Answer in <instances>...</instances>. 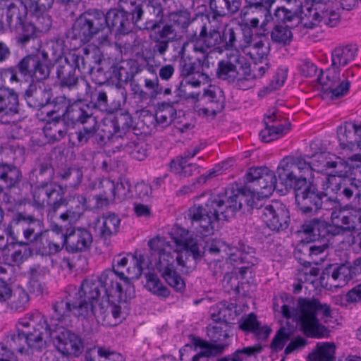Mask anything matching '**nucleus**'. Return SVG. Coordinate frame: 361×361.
<instances>
[{
  "instance_id": "nucleus-2",
  "label": "nucleus",
  "mask_w": 361,
  "mask_h": 361,
  "mask_svg": "<svg viewBox=\"0 0 361 361\" xmlns=\"http://www.w3.org/2000/svg\"><path fill=\"white\" fill-rule=\"evenodd\" d=\"M170 235L176 245L173 253H178L176 257L172 253L173 247L170 243L164 238L156 237L148 243L152 252L150 264L154 267L170 286L177 291H182L185 284L175 271V262L182 267V272L189 273L193 266L190 264L188 253L190 252L194 259H197L202 257L204 252L188 230L176 226L171 229Z\"/></svg>"
},
{
  "instance_id": "nucleus-53",
  "label": "nucleus",
  "mask_w": 361,
  "mask_h": 361,
  "mask_svg": "<svg viewBox=\"0 0 361 361\" xmlns=\"http://www.w3.org/2000/svg\"><path fill=\"white\" fill-rule=\"evenodd\" d=\"M293 32L288 25H275L271 32V39L274 42L281 46H287L293 40Z\"/></svg>"
},
{
  "instance_id": "nucleus-58",
  "label": "nucleus",
  "mask_w": 361,
  "mask_h": 361,
  "mask_svg": "<svg viewBox=\"0 0 361 361\" xmlns=\"http://www.w3.org/2000/svg\"><path fill=\"white\" fill-rule=\"evenodd\" d=\"M353 273L350 268V263H345L340 264L334 269L331 274V278L334 281H338L336 286H343L350 280L354 278Z\"/></svg>"
},
{
  "instance_id": "nucleus-21",
  "label": "nucleus",
  "mask_w": 361,
  "mask_h": 361,
  "mask_svg": "<svg viewBox=\"0 0 361 361\" xmlns=\"http://www.w3.org/2000/svg\"><path fill=\"white\" fill-rule=\"evenodd\" d=\"M271 7L264 6L246 5L240 11V19L242 24L247 28H257L263 31L267 30V25L273 20L270 11Z\"/></svg>"
},
{
  "instance_id": "nucleus-30",
  "label": "nucleus",
  "mask_w": 361,
  "mask_h": 361,
  "mask_svg": "<svg viewBox=\"0 0 361 361\" xmlns=\"http://www.w3.org/2000/svg\"><path fill=\"white\" fill-rule=\"evenodd\" d=\"M337 134L342 149H361V125L345 122L338 128Z\"/></svg>"
},
{
  "instance_id": "nucleus-25",
  "label": "nucleus",
  "mask_w": 361,
  "mask_h": 361,
  "mask_svg": "<svg viewBox=\"0 0 361 361\" xmlns=\"http://www.w3.org/2000/svg\"><path fill=\"white\" fill-rule=\"evenodd\" d=\"M40 221L33 216L18 212L13 216L10 223V227L12 230L11 233L14 231L18 233V230L22 228L23 236L26 240L25 243H27L29 245L33 241H35L36 245L37 241L39 240L41 234L36 233L35 227L40 226Z\"/></svg>"
},
{
  "instance_id": "nucleus-5",
  "label": "nucleus",
  "mask_w": 361,
  "mask_h": 361,
  "mask_svg": "<svg viewBox=\"0 0 361 361\" xmlns=\"http://www.w3.org/2000/svg\"><path fill=\"white\" fill-rule=\"evenodd\" d=\"M355 54L353 45L339 46L332 51L331 66L318 78L324 98L334 100L348 92L349 78L353 77L354 73L351 69L344 70V67L354 60Z\"/></svg>"
},
{
  "instance_id": "nucleus-51",
  "label": "nucleus",
  "mask_w": 361,
  "mask_h": 361,
  "mask_svg": "<svg viewBox=\"0 0 361 361\" xmlns=\"http://www.w3.org/2000/svg\"><path fill=\"white\" fill-rule=\"evenodd\" d=\"M345 181L340 176H329L326 177L325 180L322 182L323 195L331 197H336L339 198V193Z\"/></svg>"
},
{
  "instance_id": "nucleus-15",
  "label": "nucleus",
  "mask_w": 361,
  "mask_h": 361,
  "mask_svg": "<svg viewBox=\"0 0 361 361\" xmlns=\"http://www.w3.org/2000/svg\"><path fill=\"white\" fill-rule=\"evenodd\" d=\"M105 30L104 13L99 10L85 13L75 22L73 33L75 39L87 43L96 35Z\"/></svg>"
},
{
  "instance_id": "nucleus-11",
  "label": "nucleus",
  "mask_w": 361,
  "mask_h": 361,
  "mask_svg": "<svg viewBox=\"0 0 361 361\" xmlns=\"http://www.w3.org/2000/svg\"><path fill=\"white\" fill-rule=\"evenodd\" d=\"M311 163L301 157L288 156L279 163L277 173L279 180L286 187L297 189L305 186L307 178L312 176Z\"/></svg>"
},
{
  "instance_id": "nucleus-37",
  "label": "nucleus",
  "mask_w": 361,
  "mask_h": 361,
  "mask_svg": "<svg viewBox=\"0 0 361 361\" xmlns=\"http://www.w3.org/2000/svg\"><path fill=\"white\" fill-rule=\"evenodd\" d=\"M7 298L4 305L12 312H22L26 310L29 305V294L21 288L14 290L11 288Z\"/></svg>"
},
{
  "instance_id": "nucleus-9",
  "label": "nucleus",
  "mask_w": 361,
  "mask_h": 361,
  "mask_svg": "<svg viewBox=\"0 0 361 361\" xmlns=\"http://www.w3.org/2000/svg\"><path fill=\"white\" fill-rule=\"evenodd\" d=\"M33 200L39 207H47L49 214L52 215L63 204L81 214L87 209V200L83 195L74 194L65 199L63 188L51 183L37 186L33 192Z\"/></svg>"
},
{
  "instance_id": "nucleus-47",
  "label": "nucleus",
  "mask_w": 361,
  "mask_h": 361,
  "mask_svg": "<svg viewBox=\"0 0 361 361\" xmlns=\"http://www.w3.org/2000/svg\"><path fill=\"white\" fill-rule=\"evenodd\" d=\"M336 345L334 343H317L315 350L309 355V361H334Z\"/></svg>"
},
{
  "instance_id": "nucleus-38",
  "label": "nucleus",
  "mask_w": 361,
  "mask_h": 361,
  "mask_svg": "<svg viewBox=\"0 0 361 361\" xmlns=\"http://www.w3.org/2000/svg\"><path fill=\"white\" fill-rule=\"evenodd\" d=\"M121 220L114 213H106L99 217L96 222V227L100 235L106 239L118 233Z\"/></svg>"
},
{
  "instance_id": "nucleus-46",
  "label": "nucleus",
  "mask_w": 361,
  "mask_h": 361,
  "mask_svg": "<svg viewBox=\"0 0 361 361\" xmlns=\"http://www.w3.org/2000/svg\"><path fill=\"white\" fill-rule=\"evenodd\" d=\"M275 121H281V116L274 109L269 110L264 117L265 128L260 132L261 140L264 142H269L279 139V134L274 131L271 123Z\"/></svg>"
},
{
  "instance_id": "nucleus-4",
  "label": "nucleus",
  "mask_w": 361,
  "mask_h": 361,
  "mask_svg": "<svg viewBox=\"0 0 361 361\" xmlns=\"http://www.w3.org/2000/svg\"><path fill=\"white\" fill-rule=\"evenodd\" d=\"M17 329L16 333L6 337V344H0V361H18L13 351L23 353L25 344L41 349L51 335L47 319L38 312L20 319Z\"/></svg>"
},
{
  "instance_id": "nucleus-60",
  "label": "nucleus",
  "mask_w": 361,
  "mask_h": 361,
  "mask_svg": "<svg viewBox=\"0 0 361 361\" xmlns=\"http://www.w3.org/2000/svg\"><path fill=\"white\" fill-rule=\"evenodd\" d=\"M338 162L332 160L330 154L322 152L314 156V162L312 164L313 171H324L327 169L336 168Z\"/></svg>"
},
{
  "instance_id": "nucleus-45",
  "label": "nucleus",
  "mask_w": 361,
  "mask_h": 361,
  "mask_svg": "<svg viewBox=\"0 0 361 361\" xmlns=\"http://www.w3.org/2000/svg\"><path fill=\"white\" fill-rule=\"evenodd\" d=\"M331 226L321 219H313L306 221L302 225V230L307 234H312L314 238H324L331 231Z\"/></svg>"
},
{
  "instance_id": "nucleus-27",
  "label": "nucleus",
  "mask_w": 361,
  "mask_h": 361,
  "mask_svg": "<svg viewBox=\"0 0 361 361\" xmlns=\"http://www.w3.org/2000/svg\"><path fill=\"white\" fill-rule=\"evenodd\" d=\"M55 103L56 106H59L58 111L62 109L64 119L70 121L73 123L85 124L90 122V118H93L86 111L87 106L81 102H74L69 105V100L64 96H60L56 98Z\"/></svg>"
},
{
  "instance_id": "nucleus-24",
  "label": "nucleus",
  "mask_w": 361,
  "mask_h": 361,
  "mask_svg": "<svg viewBox=\"0 0 361 361\" xmlns=\"http://www.w3.org/2000/svg\"><path fill=\"white\" fill-rule=\"evenodd\" d=\"M331 220L338 230V233L352 234L361 229V208L350 212L336 210L331 212Z\"/></svg>"
},
{
  "instance_id": "nucleus-52",
  "label": "nucleus",
  "mask_w": 361,
  "mask_h": 361,
  "mask_svg": "<svg viewBox=\"0 0 361 361\" xmlns=\"http://www.w3.org/2000/svg\"><path fill=\"white\" fill-rule=\"evenodd\" d=\"M189 44L188 42H184L178 51V57H180L179 68L180 75L188 77L193 74L197 70L195 61H192L185 54L186 47Z\"/></svg>"
},
{
  "instance_id": "nucleus-22",
  "label": "nucleus",
  "mask_w": 361,
  "mask_h": 361,
  "mask_svg": "<svg viewBox=\"0 0 361 361\" xmlns=\"http://www.w3.org/2000/svg\"><path fill=\"white\" fill-rule=\"evenodd\" d=\"M133 123V118L130 114L122 113L104 125L106 128L103 130V138L113 144L121 140V138L128 137L130 133H135L132 130Z\"/></svg>"
},
{
  "instance_id": "nucleus-43",
  "label": "nucleus",
  "mask_w": 361,
  "mask_h": 361,
  "mask_svg": "<svg viewBox=\"0 0 361 361\" xmlns=\"http://www.w3.org/2000/svg\"><path fill=\"white\" fill-rule=\"evenodd\" d=\"M171 171L180 177H189L198 171V166L190 163L187 157H178L173 159L170 164Z\"/></svg>"
},
{
  "instance_id": "nucleus-35",
  "label": "nucleus",
  "mask_w": 361,
  "mask_h": 361,
  "mask_svg": "<svg viewBox=\"0 0 361 361\" xmlns=\"http://www.w3.org/2000/svg\"><path fill=\"white\" fill-rule=\"evenodd\" d=\"M100 287L105 295L109 298H115L121 300L122 286L119 281L120 276L111 270H105L98 276Z\"/></svg>"
},
{
  "instance_id": "nucleus-41",
  "label": "nucleus",
  "mask_w": 361,
  "mask_h": 361,
  "mask_svg": "<svg viewBox=\"0 0 361 361\" xmlns=\"http://www.w3.org/2000/svg\"><path fill=\"white\" fill-rule=\"evenodd\" d=\"M300 8L295 6H281L275 11L277 19L282 23L287 24L288 27H293L300 24Z\"/></svg>"
},
{
  "instance_id": "nucleus-39",
  "label": "nucleus",
  "mask_w": 361,
  "mask_h": 361,
  "mask_svg": "<svg viewBox=\"0 0 361 361\" xmlns=\"http://www.w3.org/2000/svg\"><path fill=\"white\" fill-rule=\"evenodd\" d=\"M21 179V171L16 166L4 162L0 164V182L6 189L17 188Z\"/></svg>"
},
{
  "instance_id": "nucleus-40",
  "label": "nucleus",
  "mask_w": 361,
  "mask_h": 361,
  "mask_svg": "<svg viewBox=\"0 0 361 361\" xmlns=\"http://www.w3.org/2000/svg\"><path fill=\"white\" fill-rule=\"evenodd\" d=\"M18 111V97L17 94L8 88L0 90V113L6 115Z\"/></svg>"
},
{
  "instance_id": "nucleus-36",
  "label": "nucleus",
  "mask_w": 361,
  "mask_h": 361,
  "mask_svg": "<svg viewBox=\"0 0 361 361\" xmlns=\"http://www.w3.org/2000/svg\"><path fill=\"white\" fill-rule=\"evenodd\" d=\"M27 104L33 108L47 105L51 98V91L44 85L31 84L25 93Z\"/></svg>"
},
{
  "instance_id": "nucleus-62",
  "label": "nucleus",
  "mask_w": 361,
  "mask_h": 361,
  "mask_svg": "<svg viewBox=\"0 0 361 361\" xmlns=\"http://www.w3.org/2000/svg\"><path fill=\"white\" fill-rule=\"evenodd\" d=\"M14 252L12 254V259L16 263H21L25 259H27L32 254V251L27 243L23 241H17L13 245Z\"/></svg>"
},
{
  "instance_id": "nucleus-55",
  "label": "nucleus",
  "mask_w": 361,
  "mask_h": 361,
  "mask_svg": "<svg viewBox=\"0 0 361 361\" xmlns=\"http://www.w3.org/2000/svg\"><path fill=\"white\" fill-rule=\"evenodd\" d=\"M63 245V242L61 243H54L46 236L40 235L35 247L42 255H50L59 252Z\"/></svg>"
},
{
  "instance_id": "nucleus-20",
  "label": "nucleus",
  "mask_w": 361,
  "mask_h": 361,
  "mask_svg": "<svg viewBox=\"0 0 361 361\" xmlns=\"http://www.w3.org/2000/svg\"><path fill=\"white\" fill-rule=\"evenodd\" d=\"M320 4H307L300 8V23L304 27L312 29L321 23L334 27L336 24L337 15L334 13H329L327 10L320 8Z\"/></svg>"
},
{
  "instance_id": "nucleus-16",
  "label": "nucleus",
  "mask_w": 361,
  "mask_h": 361,
  "mask_svg": "<svg viewBox=\"0 0 361 361\" xmlns=\"http://www.w3.org/2000/svg\"><path fill=\"white\" fill-rule=\"evenodd\" d=\"M258 213L265 224L272 231H280L286 229L290 216L286 207L279 201L261 206Z\"/></svg>"
},
{
  "instance_id": "nucleus-33",
  "label": "nucleus",
  "mask_w": 361,
  "mask_h": 361,
  "mask_svg": "<svg viewBox=\"0 0 361 361\" xmlns=\"http://www.w3.org/2000/svg\"><path fill=\"white\" fill-rule=\"evenodd\" d=\"M54 0H35L34 8L31 16L35 17L37 25L34 24L35 28L33 39L37 37V32H47L51 26V19L48 15V11L52 7Z\"/></svg>"
},
{
  "instance_id": "nucleus-6",
  "label": "nucleus",
  "mask_w": 361,
  "mask_h": 361,
  "mask_svg": "<svg viewBox=\"0 0 361 361\" xmlns=\"http://www.w3.org/2000/svg\"><path fill=\"white\" fill-rule=\"evenodd\" d=\"M101 288L98 276H92L85 279L77 293L75 300L66 298L54 305L56 319L63 324H69L73 316L83 318L92 316L93 311L99 304Z\"/></svg>"
},
{
  "instance_id": "nucleus-34",
  "label": "nucleus",
  "mask_w": 361,
  "mask_h": 361,
  "mask_svg": "<svg viewBox=\"0 0 361 361\" xmlns=\"http://www.w3.org/2000/svg\"><path fill=\"white\" fill-rule=\"evenodd\" d=\"M78 90V98L83 100H90L96 107L101 110H106L108 107V97L106 92L97 88L92 89L90 83L84 80H80V87Z\"/></svg>"
},
{
  "instance_id": "nucleus-64",
  "label": "nucleus",
  "mask_w": 361,
  "mask_h": 361,
  "mask_svg": "<svg viewBox=\"0 0 361 361\" xmlns=\"http://www.w3.org/2000/svg\"><path fill=\"white\" fill-rule=\"evenodd\" d=\"M89 125L84 126L83 128L78 132L75 133V136L78 140V144L83 145L94 136L96 132L97 121L94 118H90Z\"/></svg>"
},
{
  "instance_id": "nucleus-14",
  "label": "nucleus",
  "mask_w": 361,
  "mask_h": 361,
  "mask_svg": "<svg viewBox=\"0 0 361 361\" xmlns=\"http://www.w3.org/2000/svg\"><path fill=\"white\" fill-rule=\"evenodd\" d=\"M193 50L195 53L202 54L196 61L202 71L209 68V54L212 51L222 52V37L219 31L216 29H207L203 26L199 36L193 41Z\"/></svg>"
},
{
  "instance_id": "nucleus-1",
  "label": "nucleus",
  "mask_w": 361,
  "mask_h": 361,
  "mask_svg": "<svg viewBox=\"0 0 361 361\" xmlns=\"http://www.w3.org/2000/svg\"><path fill=\"white\" fill-rule=\"evenodd\" d=\"M247 185L238 190H225L218 193L197 197L189 210L191 228L203 235L212 233L221 215L228 219L242 207L246 195L267 197L276 188V177L267 167L251 168L247 173Z\"/></svg>"
},
{
  "instance_id": "nucleus-59",
  "label": "nucleus",
  "mask_w": 361,
  "mask_h": 361,
  "mask_svg": "<svg viewBox=\"0 0 361 361\" xmlns=\"http://www.w3.org/2000/svg\"><path fill=\"white\" fill-rule=\"evenodd\" d=\"M176 114V111L172 106L164 104L159 106L156 111V121L163 127H166L175 121L174 116Z\"/></svg>"
},
{
  "instance_id": "nucleus-3",
  "label": "nucleus",
  "mask_w": 361,
  "mask_h": 361,
  "mask_svg": "<svg viewBox=\"0 0 361 361\" xmlns=\"http://www.w3.org/2000/svg\"><path fill=\"white\" fill-rule=\"evenodd\" d=\"M273 308L275 312L281 314L285 319L298 322L308 337L319 338L328 334L327 329L317 318L319 312L324 317H331V309L326 303H321L317 299L300 298L295 309L293 298L283 294L274 298Z\"/></svg>"
},
{
  "instance_id": "nucleus-29",
  "label": "nucleus",
  "mask_w": 361,
  "mask_h": 361,
  "mask_svg": "<svg viewBox=\"0 0 361 361\" xmlns=\"http://www.w3.org/2000/svg\"><path fill=\"white\" fill-rule=\"evenodd\" d=\"M92 243V234L85 228H73L67 230L66 235H63V245L71 252L85 251Z\"/></svg>"
},
{
  "instance_id": "nucleus-50",
  "label": "nucleus",
  "mask_w": 361,
  "mask_h": 361,
  "mask_svg": "<svg viewBox=\"0 0 361 361\" xmlns=\"http://www.w3.org/2000/svg\"><path fill=\"white\" fill-rule=\"evenodd\" d=\"M102 192L97 196V205L102 207L115 200V182L106 178L100 182Z\"/></svg>"
},
{
  "instance_id": "nucleus-19",
  "label": "nucleus",
  "mask_w": 361,
  "mask_h": 361,
  "mask_svg": "<svg viewBox=\"0 0 361 361\" xmlns=\"http://www.w3.org/2000/svg\"><path fill=\"white\" fill-rule=\"evenodd\" d=\"M240 51L255 61H262L269 54V42L265 37L254 35L251 29L244 28Z\"/></svg>"
},
{
  "instance_id": "nucleus-12",
  "label": "nucleus",
  "mask_w": 361,
  "mask_h": 361,
  "mask_svg": "<svg viewBox=\"0 0 361 361\" xmlns=\"http://www.w3.org/2000/svg\"><path fill=\"white\" fill-rule=\"evenodd\" d=\"M250 64L236 50L226 53V59L218 63L217 77L229 83H235L239 88H244V83L250 76Z\"/></svg>"
},
{
  "instance_id": "nucleus-57",
  "label": "nucleus",
  "mask_w": 361,
  "mask_h": 361,
  "mask_svg": "<svg viewBox=\"0 0 361 361\" xmlns=\"http://www.w3.org/2000/svg\"><path fill=\"white\" fill-rule=\"evenodd\" d=\"M44 133L50 142H55L61 140L66 134V129L63 122H54L47 124L44 128Z\"/></svg>"
},
{
  "instance_id": "nucleus-23",
  "label": "nucleus",
  "mask_w": 361,
  "mask_h": 361,
  "mask_svg": "<svg viewBox=\"0 0 361 361\" xmlns=\"http://www.w3.org/2000/svg\"><path fill=\"white\" fill-rule=\"evenodd\" d=\"M135 24L143 20L147 29L155 30L164 23V8L159 0H145L144 6L136 11Z\"/></svg>"
},
{
  "instance_id": "nucleus-7",
  "label": "nucleus",
  "mask_w": 361,
  "mask_h": 361,
  "mask_svg": "<svg viewBox=\"0 0 361 361\" xmlns=\"http://www.w3.org/2000/svg\"><path fill=\"white\" fill-rule=\"evenodd\" d=\"M207 334L212 343L197 340L195 344L200 350L191 345H186L180 350L181 361H207L211 356L222 353L230 345L228 339L233 336V324L230 322H214L207 327Z\"/></svg>"
},
{
  "instance_id": "nucleus-17",
  "label": "nucleus",
  "mask_w": 361,
  "mask_h": 361,
  "mask_svg": "<svg viewBox=\"0 0 361 361\" xmlns=\"http://www.w3.org/2000/svg\"><path fill=\"white\" fill-rule=\"evenodd\" d=\"M105 30L102 35L100 44H104L109 42V34L113 31L116 34L126 35L133 28L135 22L130 18V13L123 10L116 8L111 9L105 15Z\"/></svg>"
},
{
  "instance_id": "nucleus-61",
  "label": "nucleus",
  "mask_w": 361,
  "mask_h": 361,
  "mask_svg": "<svg viewBox=\"0 0 361 361\" xmlns=\"http://www.w3.org/2000/svg\"><path fill=\"white\" fill-rule=\"evenodd\" d=\"M130 257L133 267H128L127 272L130 278L138 279L141 276L143 269L149 267V262L145 256L141 254L136 253L135 255Z\"/></svg>"
},
{
  "instance_id": "nucleus-32",
  "label": "nucleus",
  "mask_w": 361,
  "mask_h": 361,
  "mask_svg": "<svg viewBox=\"0 0 361 361\" xmlns=\"http://www.w3.org/2000/svg\"><path fill=\"white\" fill-rule=\"evenodd\" d=\"M99 323L104 325L114 326L124 318L121 307L109 300H105L97 305L92 312Z\"/></svg>"
},
{
  "instance_id": "nucleus-28",
  "label": "nucleus",
  "mask_w": 361,
  "mask_h": 361,
  "mask_svg": "<svg viewBox=\"0 0 361 361\" xmlns=\"http://www.w3.org/2000/svg\"><path fill=\"white\" fill-rule=\"evenodd\" d=\"M128 137L121 138L118 142L111 144L114 151H124L136 160H144L148 154L147 143L135 133H130Z\"/></svg>"
},
{
  "instance_id": "nucleus-42",
  "label": "nucleus",
  "mask_w": 361,
  "mask_h": 361,
  "mask_svg": "<svg viewBox=\"0 0 361 361\" xmlns=\"http://www.w3.org/2000/svg\"><path fill=\"white\" fill-rule=\"evenodd\" d=\"M222 49L229 51L236 50L240 52L243 42V30L241 32L233 27H226L221 34Z\"/></svg>"
},
{
  "instance_id": "nucleus-8",
  "label": "nucleus",
  "mask_w": 361,
  "mask_h": 361,
  "mask_svg": "<svg viewBox=\"0 0 361 361\" xmlns=\"http://www.w3.org/2000/svg\"><path fill=\"white\" fill-rule=\"evenodd\" d=\"M35 0H1V24L7 25L16 34L17 42L25 45L33 39L34 23L27 21L28 12L31 14Z\"/></svg>"
},
{
  "instance_id": "nucleus-13",
  "label": "nucleus",
  "mask_w": 361,
  "mask_h": 361,
  "mask_svg": "<svg viewBox=\"0 0 361 361\" xmlns=\"http://www.w3.org/2000/svg\"><path fill=\"white\" fill-rule=\"evenodd\" d=\"M63 324L56 318V312L48 324V329L51 333L49 338H52L57 350L63 355H80L83 350V343L80 337L68 330L66 327L71 324Z\"/></svg>"
},
{
  "instance_id": "nucleus-31",
  "label": "nucleus",
  "mask_w": 361,
  "mask_h": 361,
  "mask_svg": "<svg viewBox=\"0 0 361 361\" xmlns=\"http://www.w3.org/2000/svg\"><path fill=\"white\" fill-rule=\"evenodd\" d=\"M295 201L300 209L305 214L316 212L322 202L321 195L316 193L307 185L295 189Z\"/></svg>"
},
{
  "instance_id": "nucleus-49",
  "label": "nucleus",
  "mask_w": 361,
  "mask_h": 361,
  "mask_svg": "<svg viewBox=\"0 0 361 361\" xmlns=\"http://www.w3.org/2000/svg\"><path fill=\"white\" fill-rule=\"evenodd\" d=\"M235 315L233 305L220 303L211 309V317L214 322H229L235 318Z\"/></svg>"
},
{
  "instance_id": "nucleus-56",
  "label": "nucleus",
  "mask_w": 361,
  "mask_h": 361,
  "mask_svg": "<svg viewBox=\"0 0 361 361\" xmlns=\"http://www.w3.org/2000/svg\"><path fill=\"white\" fill-rule=\"evenodd\" d=\"M146 288L153 294L159 297L167 298L170 295L169 289L164 286L158 276L153 273H148L145 275Z\"/></svg>"
},
{
  "instance_id": "nucleus-54",
  "label": "nucleus",
  "mask_w": 361,
  "mask_h": 361,
  "mask_svg": "<svg viewBox=\"0 0 361 361\" xmlns=\"http://www.w3.org/2000/svg\"><path fill=\"white\" fill-rule=\"evenodd\" d=\"M262 350L261 345H254L235 350L228 356L219 359L218 361H247L252 356H256Z\"/></svg>"
},
{
  "instance_id": "nucleus-26",
  "label": "nucleus",
  "mask_w": 361,
  "mask_h": 361,
  "mask_svg": "<svg viewBox=\"0 0 361 361\" xmlns=\"http://www.w3.org/2000/svg\"><path fill=\"white\" fill-rule=\"evenodd\" d=\"M20 73L37 80L47 79L50 73L48 63L42 61L39 56H27L18 64Z\"/></svg>"
},
{
  "instance_id": "nucleus-18",
  "label": "nucleus",
  "mask_w": 361,
  "mask_h": 361,
  "mask_svg": "<svg viewBox=\"0 0 361 361\" xmlns=\"http://www.w3.org/2000/svg\"><path fill=\"white\" fill-rule=\"evenodd\" d=\"M188 97L207 105L203 107H201L200 104L195 106L196 111L200 116L216 115L221 111L224 107L223 92L215 86H210L208 89L204 90L202 94L200 93H192Z\"/></svg>"
},
{
  "instance_id": "nucleus-48",
  "label": "nucleus",
  "mask_w": 361,
  "mask_h": 361,
  "mask_svg": "<svg viewBox=\"0 0 361 361\" xmlns=\"http://www.w3.org/2000/svg\"><path fill=\"white\" fill-rule=\"evenodd\" d=\"M166 18L169 23L181 30L186 29L192 21L191 13L186 8L170 11Z\"/></svg>"
},
{
  "instance_id": "nucleus-44",
  "label": "nucleus",
  "mask_w": 361,
  "mask_h": 361,
  "mask_svg": "<svg viewBox=\"0 0 361 361\" xmlns=\"http://www.w3.org/2000/svg\"><path fill=\"white\" fill-rule=\"evenodd\" d=\"M230 250L231 252H228V261L233 266H237L239 264H247L246 266H243L240 267V272L243 276L245 273V270L248 269L250 265H254L257 263V259L251 255L253 253V251L248 252L247 253H245L243 251L233 249Z\"/></svg>"
},
{
  "instance_id": "nucleus-63",
  "label": "nucleus",
  "mask_w": 361,
  "mask_h": 361,
  "mask_svg": "<svg viewBox=\"0 0 361 361\" xmlns=\"http://www.w3.org/2000/svg\"><path fill=\"white\" fill-rule=\"evenodd\" d=\"M361 302V283L349 290L345 295L336 298V304L348 307L349 305Z\"/></svg>"
},
{
  "instance_id": "nucleus-10",
  "label": "nucleus",
  "mask_w": 361,
  "mask_h": 361,
  "mask_svg": "<svg viewBox=\"0 0 361 361\" xmlns=\"http://www.w3.org/2000/svg\"><path fill=\"white\" fill-rule=\"evenodd\" d=\"M76 68L83 74L91 75L93 80L97 84L102 85L107 80L106 76L101 78L98 77L94 68L87 64L82 56L75 52L70 53L57 67L56 74L61 87H66L70 90L80 87V80L75 75Z\"/></svg>"
}]
</instances>
